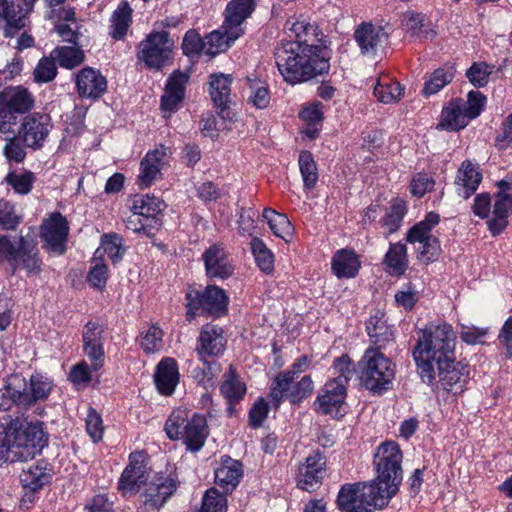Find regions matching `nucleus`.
Returning <instances> with one entry per match:
<instances>
[{"label":"nucleus","instance_id":"obj_58","mask_svg":"<svg viewBox=\"0 0 512 512\" xmlns=\"http://www.w3.org/2000/svg\"><path fill=\"white\" fill-rule=\"evenodd\" d=\"M205 39H202L200 34L190 29L185 33L182 42L183 53L188 57H194L201 54H205Z\"/></svg>","mask_w":512,"mask_h":512},{"label":"nucleus","instance_id":"obj_14","mask_svg":"<svg viewBox=\"0 0 512 512\" xmlns=\"http://www.w3.org/2000/svg\"><path fill=\"white\" fill-rule=\"evenodd\" d=\"M388 38L389 33L385 27L371 22H363L354 32V39L361 53L370 57H374L384 47Z\"/></svg>","mask_w":512,"mask_h":512},{"label":"nucleus","instance_id":"obj_7","mask_svg":"<svg viewBox=\"0 0 512 512\" xmlns=\"http://www.w3.org/2000/svg\"><path fill=\"white\" fill-rule=\"evenodd\" d=\"M358 366L362 383L373 392L388 389L395 377L394 364L378 349H367Z\"/></svg>","mask_w":512,"mask_h":512},{"label":"nucleus","instance_id":"obj_12","mask_svg":"<svg viewBox=\"0 0 512 512\" xmlns=\"http://www.w3.org/2000/svg\"><path fill=\"white\" fill-rule=\"evenodd\" d=\"M169 147L158 145L149 150L140 162L137 184L140 188H148L161 178V171L169 164L171 155Z\"/></svg>","mask_w":512,"mask_h":512},{"label":"nucleus","instance_id":"obj_57","mask_svg":"<svg viewBox=\"0 0 512 512\" xmlns=\"http://www.w3.org/2000/svg\"><path fill=\"white\" fill-rule=\"evenodd\" d=\"M228 503L224 494L215 488L207 490L202 498L199 512H227Z\"/></svg>","mask_w":512,"mask_h":512},{"label":"nucleus","instance_id":"obj_18","mask_svg":"<svg viewBox=\"0 0 512 512\" xmlns=\"http://www.w3.org/2000/svg\"><path fill=\"white\" fill-rule=\"evenodd\" d=\"M498 186L500 191L495 195L493 216L488 221V228L494 236L503 232L508 224L507 218L512 212V185L502 180Z\"/></svg>","mask_w":512,"mask_h":512},{"label":"nucleus","instance_id":"obj_50","mask_svg":"<svg viewBox=\"0 0 512 512\" xmlns=\"http://www.w3.org/2000/svg\"><path fill=\"white\" fill-rule=\"evenodd\" d=\"M406 213V204L401 199H395L386 215L382 218L381 223L387 230V234L397 231Z\"/></svg>","mask_w":512,"mask_h":512},{"label":"nucleus","instance_id":"obj_39","mask_svg":"<svg viewBox=\"0 0 512 512\" xmlns=\"http://www.w3.org/2000/svg\"><path fill=\"white\" fill-rule=\"evenodd\" d=\"M384 264L391 275H403L408 267L406 245L400 242L390 244V247L384 257Z\"/></svg>","mask_w":512,"mask_h":512},{"label":"nucleus","instance_id":"obj_1","mask_svg":"<svg viewBox=\"0 0 512 512\" xmlns=\"http://www.w3.org/2000/svg\"><path fill=\"white\" fill-rule=\"evenodd\" d=\"M275 58L279 72L290 84L308 81L327 73L330 68L325 49L300 41L282 42Z\"/></svg>","mask_w":512,"mask_h":512},{"label":"nucleus","instance_id":"obj_24","mask_svg":"<svg viewBox=\"0 0 512 512\" xmlns=\"http://www.w3.org/2000/svg\"><path fill=\"white\" fill-rule=\"evenodd\" d=\"M103 332V326L94 321H89L83 330L84 353L92 362L94 370H99L103 364Z\"/></svg>","mask_w":512,"mask_h":512},{"label":"nucleus","instance_id":"obj_15","mask_svg":"<svg viewBox=\"0 0 512 512\" xmlns=\"http://www.w3.org/2000/svg\"><path fill=\"white\" fill-rule=\"evenodd\" d=\"M325 465L324 455L320 451H313L299 466L297 486L308 492L315 491L324 478Z\"/></svg>","mask_w":512,"mask_h":512},{"label":"nucleus","instance_id":"obj_6","mask_svg":"<svg viewBox=\"0 0 512 512\" xmlns=\"http://www.w3.org/2000/svg\"><path fill=\"white\" fill-rule=\"evenodd\" d=\"M391 499L381 488L371 483H354L342 486L337 505L342 512H373L385 507Z\"/></svg>","mask_w":512,"mask_h":512},{"label":"nucleus","instance_id":"obj_38","mask_svg":"<svg viewBox=\"0 0 512 512\" xmlns=\"http://www.w3.org/2000/svg\"><path fill=\"white\" fill-rule=\"evenodd\" d=\"M314 390V382L308 375L303 376L295 384L288 385L287 391L283 392L279 398L270 396L275 406H279L284 398L289 399L292 404H299L307 399Z\"/></svg>","mask_w":512,"mask_h":512},{"label":"nucleus","instance_id":"obj_56","mask_svg":"<svg viewBox=\"0 0 512 512\" xmlns=\"http://www.w3.org/2000/svg\"><path fill=\"white\" fill-rule=\"evenodd\" d=\"M6 183L12 187L15 193L20 195H27L31 192L35 176L30 171L23 173L10 172L5 177Z\"/></svg>","mask_w":512,"mask_h":512},{"label":"nucleus","instance_id":"obj_25","mask_svg":"<svg viewBox=\"0 0 512 512\" xmlns=\"http://www.w3.org/2000/svg\"><path fill=\"white\" fill-rule=\"evenodd\" d=\"M188 81L186 74L176 71L168 78L164 94L161 97V109L164 117L169 118L184 98V88Z\"/></svg>","mask_w":512,"mask_h":512},{"label":"nucleus","instance_id":"obj_42","mask_svg":"<svg viewBox=\"0 0 512 512\" xmlns=\"http://www.w3.org/2000/svg\"><path fill=\"white\" fill-rule=\"evenodd\" d=\"M263 218L267 221L269 228L275 236L283 239L285 242L291 240L294 228L286 215L278 213L271 208H265Z\"/></svg>","mask_w":512,"mask_h":512},{"label":"nucleus","instance_id":"obj_35","mask_svg":"<svg viewBox=\"0 0 512 512\" xmlns=\"http://www.w3.org/2000/svg\"><path fill=\"white\" fill-rule=\"evenodd\" d=\"M309 366L310 360L307 356H301L296 359L290 369L279 373L274 378L269 395L279 398L283 392L287 391L288 385L293 383L295 377L307 371Z\"/></svg>","mask_w":512,"mask_h":512},{"label":"nucleus","instance_id":"obj_13","mask_svg":"<svg viewBox=\"0 0 512 512\" xmlns=\"http://www.w3.org/2000/svg\"><path fill=\"white\" fill-rule=\"evenodd\" d=\"M345 398L346 386L337 381H327L314 401V408L319 413L340 417Z\"/></svg>","mask_w":512,"mask_h":512},{"label":"nucleus","instance_id":"obj_33","mask_svg":"<svg viewBox=\"0 0 512 512\" xmlns=\"http://www.w3.org/2000/svg\"><path fill=\"white\" fill-rule=\"evenodd\" d=\"M366 330L371 342L379 348L385 347L394 340V331L387 324L385 314L381 310H376L366 323Z\"/></svg>","mask_w":512,"mask_h":512},{"label":"nucleus","instance_id":"obj_3","mask_svg":"<svg viewBox=\"0 0 512 512\" xmlns=\"http://www.w3.org/2000/svg\"><path fill=\"white\" fill-rule=\"evenodd\" d=\"M13 461H27L34 458L47 443L43 423L16 419L4 427Z\"/></svg>","mask_w":512,"mask_h":512},{"label":"nucleus","instance_id":"obj_16","mask_svg":"<svg viewBox=\"0 0 512 512\" xmlns=\"http://www.w3.org/2000/svg\"><path fill=\"white\" fill-rule=\"evenodd\" d=\"M28 12L11 0H0V30L5 38H14L28 23Z\"/></svg>","mask_w":512,"mask_h":512},{"label":"nucleus","instance_id":"obj_47","mask_svg":"<svg viewBox=\"0 0 512 512\" xmlns=\"http://www.w3.org/2000/svg\"><path fill=\"white\" fill-rule=\"evenodd\" d=\"M454 77L452 66L445 65L436 69L425 82L423 93L430 96L439 92L443 87L449 84Z\"/></svg>","mask_w":512,"mask_h":512},{"label":"nucleus","instance_id":"obj_59","mask_svg":"<svg viewBox=\"0 0 512 512\" xmlns=\"http://www.w3.org/2000/svg\"><path fill=\"white\" fill-rule=\"evenodd\" d=\"M55 61L51 56L50 58L43 57L39 60L33 73L34 80L37 83H48L56 77L57 68Z\"/></svg>","mask_w":512,"mask_h":512},{"label":"nucleus","instance_id":"obj_49","mask_svg":"<svg viewBox=\"0 0 512 512\" xmlns=\"http://www.w3.org/2000/svg\"><path fill=\"white\" fill-rule=\"evenodd\" d=\"M107 254L114 262H119L124 255L123 239L118 234H106L101 238V246L96 250V255Z\"/></svg>","mask_w":512,"mask_h":512},{"label":"nucleus","instance_id":"obj_5","mask_svg":"<svg viewBox=\"0 0 512 512\" xmlns=\"http://www.w3.org/2000/svg\"><path fill=\"white\" fill-rule=\"evenodd\" d=\"M4 261L13 272L23 270L29 277L37 276L42 271L39 250L34 239L28 235L12 239L0 236V262Z\"/></svg>","mask_w":512,"mask_h":512},{"label":"nucleus","instance_id":"obj_26","mask_svg":"<svg viewBox=\"0 0 512 512\" xmlns=\"http://www.w3.org/2000/svg\"><path fill=\"white\" fill-rule=\"evenodd\" d=\"M225 339L220 327L206 325L197 339L195 351L201 361L208 356H218L224 351Z\"/></svg>","mask_w":512,"mask_h":512},{"label":"nucleus","instance_id":"obj_32","mask_svg":"<svg viewBox=\"0 0 512 512\" xmlns=\"http://www.w3.org/2000/svg\"><path fill=\"white\" fill-rule=\"evenodd\" d=\"M175 485L167 477H157L147 484L144 493V503L153 509H159L172 495Z\"/></svg>","mask_w":512,"mask_h":512},{"label":"nucleus","instance_id":"obj_28","mask_svg":"<svg viewBox=\"0 0 512 512\" xmlns=\"http://www.w3.org/2000/svg\"><path fill=\"white\" fill-rule=\"evenodd\" d=\"M482 180V173L479 165L470 160L464 161L459 167L455 179L458 194L467 199L478 188Z\"/></svg>","mask_w":512,"mask_h":512},{"label":"nucleus","instance_id":"obj_41","mask_svg":"<svg viewBox=\"0 0 512 512\" xmlns=\"http://www.w3.org/2000/svg\"><path fill=\"white\" fill-rule=\"evenodd\" d=\"M240 37L230 35L222 23L220 29L212 31L205 37V55L215 56L226 51Z\"/></svg>","mask_w":512,"mask_h":512},{"label":"nucleus","instance_id":"obj_54","mask_svg":"<svg viewBox=\"0 0 512 512\" xmlns=\"http://www.w3.org/2000/svg\"><path fill=\"white\" fill-rule=\"evenodd\" d=\"M298 162L304 186L307 189L313 188L318 180V172L312 155L307 151H302Z\"/></svg>","mask_w":512,"mask_h":512},{"label":"nucleus","instance_id":"obj_29","mask_svg":"<svg viewBox=\"0 0 512 512\" xmlns=\"http://www.w3.org/2000/svg\"><path fill=\"white\" fill-rule=\"evenodd\" d=\"M206 273L211 278L224 279L232 275L234 268L231 265L223 248L211 246L203 255Z\"/></svg>","mask_w":512,"mask_h":512},{"label":"nucleus","instance_id":"obj_61","mask_svg":"<svg viewBox=\"0 0 512 512\" xmlns=\"http://www.w3.org/2000/svg\"><path fill=\"white\" fill-rule=\"evenodd\" d=\"M32 404L48 397L52 389V382L41 375H33L28 383Z\"/></svg>","mask_w":512,"mask_h":512},{"label":"nucleus","instance_id":"obj_53","mask_svg":"<svg viewBox=\"0 0 512 512\" xmlns=\"http://www.w3.org/2000/svg\"><path fill=\"white\" fill-rule=\"evenodd\" d=\"M49 479V475L46 473L45 468L33 465L24 469L20 474V480L24 487L36 491L45 485Z\"/></svg>","mask_w":512,"mask_h":512},{"label":"nucleus","instance_id":"obj_17","mask_svg":"<svg viewBox=\"0 0 512 512\" xmlns=\"http://www.w3.org/2000/svg\"><path fill=\"white\" fill-rule=\"evenodd\" d=\"M13 405L22 407L32 405L28 382L20 374H12L7 377L0 395V410H9Z\"/></svg>","mask_w":512,"mask_h":512},{"label":"nucleus","instance_id":"obj_11","mask_svg":"<svg viewBox=\"0 0 512 512\" xmlns=\"http://www.w3.org/2000/svg\"><path fill=\"white\" fill-rule=\"evenodd\" d=\"M68 234V221L59 212L49 214L40 227L43 247L53 255H62L66 251Z\"/></svg>","mask_w":512,"mask_h":512},{"label":"nucleus","instance_id":"obj_20","mask_svg":"<svg viewBox=\"0 0 512 512\" xmlns=\"http://www.w3.org/2000/svg\"><path fill=\"white\" fill-rule=\"evenodd\" d=\"M255 8V0H231L225 9L224 28L228 33L242 36L244 22L250 17Z\"/></svg>","mask_w":512,"mask_h":512},{"label":"nucleus","instance_id":"obj_46","mask_svg":"<svg viewBox=\"0 0 512 512\" xmlns=\"http://www.w3.org/2000/svg\"><path fill=\"white\" fill-rule=\"evenodd\" d=\"M50 56L55 59L58 64L66 69H73L82 64L85 60V54L78 47L62 46L55 48Z\"/></svg>","mask_w":512,"mask_h":512},{"label":"nucleus","instance_id":"obj_48","mask_svg":"<svg viewBox=\"0 0 512 512\" xmlns=\"http://www.w3.org/2000/svg\"><path fill=\"white\" fill-rule=\"evenodd\" d=\"M222 395L230 404L243 398L246 393V386L236 376L235 371L230 368L225 374V380L220 387Z\"/></svg>","mask_w":512,"mask_h":512},{"label":"nucleus","instance_id":"obj_63","mask_svg":"<svg viewBox=\"0 0 512 512\" xmlns=\"http://www.w3.org/2000/svg\"><path fill=\"white\" fill-rule=\"evenodd\" d=\"M86 431L89 434L93 442H99L102 440L104 427L102 418L99 413L93 408H89L86 416Z\"/></svg>","mask_w":512,"mask_h":512},{"label":"nucleus","instance_id":"obj_10","mask_svg":"<svg viewBox=\"0 0 512 512\" xmlns=\"http://www.w3.org/2000/svg\"><path fill=\"white\" fill-rule=\"evenodd\" d=\"M173 48L168 32L153 30L140 42L138 58L150 68L161 69L170 60Z\"/></svg>","mask_w":512,"mask_h":512},{"label":"nucleus","instance_id":"obj_55","mask_svg":"<svg viewBox=\"0 0 512 512\" xmlns=\"http://www.w3.org/2000/svg\"><path fill=\"white\" fill-rule=\"evenodd\" d=\"M248 84V103L258 109L266 108L270 102V95L267 86L257 79H248Z\"/></svg>","mask_w":512,"mask_h":512},{"label":"nucleus","instance_id":"obj_19","mask_svg":"<svg viewBox=\"0 0 512 512\" xmlns=\"http://www.w3.org/2000/svg\"><path fill=\"white\" fill-rule=\"evenodd\" d=\"M50 127V119L47 115L31 114L24 118L19 130V136L27 147L37 149L43 145Z\"/></svg>","mask_w":512,"mask_h":512},{"label":"nucleus","instance_id":"obj_43","mask_svg":"<svg viewBox=\"0 0 512 512\" xmlns=\"http://www.w3.org/2000/svg\"><path fill=\"white\" fill-rule=\"evenodd\" d=\"M403 91L399 82L388 76H383L378 79L374 88V95L380 102L389 104L399 101L403 96Z\"/></svg>","mask_w":512,"mask_h":512},{"label":"nucleus","instance_id":"obj_34","mask_svg":"<svg viewBox=\"0 0 512 512\" xmlns=\"http://www.w3.org/2000/svg\"><path fill=\"white\" fill-rule=\"evenodd\" d=\"M470 119L464 111V100L456 99L445 106L441 113L438 127L449 131H458L465 128Z\"/></svg>","mask_w":512,"mask_h":512},{"label":"nucleus","instance_id":"obj_31","mask_svg":"<svg viewBox=\"0 0 512 512\" xmlns=\"http://www.w3.org/2000/svg\"><path fill=\"white\" fill-rule=\"evenodd\" d=\"M243 470L239 461L228 456L221 458L215 468V482L226 490H233L242 477Z\"/></svg>","mask_w":512,"mask_h":512},{"label":"nucleus","instance_id":"obj_40","mask_svg":"<svg viewBox=\"0 0 512 512\" xmlns=\"http://www.w3.org/2000/svg\"><path fill=\"white\" fill-rule=\"evenodd\" d=\"M163 203L155 196L136 195L132 200L130 210L135 211L151 225L156 222L157 215L162 210Z\"/></svg>","mask_w":512,"mask_h":512},{"label":"nucleus","instance_id":"obj_37","mask_svg":"<svg viewBox=\"0 0 512 512\" xmlns=\"http://www.w3.org/2000/svg\"><path fill=\"white\" fill-rule=\"evenodd\" d=\"M359 268L358 257L351 250H339L332 258V271L338 278H353L358 273Z\"/></svg>","mask_w":512,"mask_h":512},{"label":"nucleus","instance_id":"obj_23","mask_svg":"<svg viewBox=\"0 0 512 512\" xmlns=\"http://www.w3.org/2000/svg\"><path fill=\"white\" fill-rule=\"evenodd\" d=\"M129 459L130 462L119 480V490L124 495L137 493L141 484L147 480L143 455L141 453H132Z\"/></svg>","mask_w":512,"mask_h":512},{"label":"nucleus","instance_id":"obj_2","mask_svg":"<svg viewBox=\"0 0 512 512\" xmlns=\"http://www.w3.org/2000/svg\"><path fill=\"white\" fill-rule=\"evenodd\" d=\"M413 357L424 382H431L435 364H443L455 355L457 336L446 322L429 323L417 332Z\"/></svg>","mask_w":512,"mask_h":512},{"label":"nucleus","instance_id":"obj_21","mask_svg":"<svg viewBox=\"0 0 512 512\" xmlns=\"http://www.w3.org/2000/svg\"><path fill=\"white\" fill-rule=\"evenodd\" d=\"M433 370L434 377L431 382H426L427 384L431 385L439 382L443 389L448 391L454 387H456V391L463 389L467 376L464 373V367L459 362H456L455 355L446 363L435 364Z\"/></svg>","mask_w":512,"mask_h":512},{"label":"nucleus","instance_id":"obj_44","mask_svg":"<svg viewBox=\"0 0 512 512\" xmlns=\"http://www.w3.org/2000/svg\"><path fill=\"white\" fill-rule=\"evenodd\" d=\"M232 79L230 75L217 73L210 77L209 92L215 105L224 106L230 97V86Z\"/></svg>","mask_w":512,"mask_h":512},{"label":"nucleus","instance_id":"obj_9","mask_svg":"<svg viewBox=\"0 0 512 512\" xmlns=\"http://www.w3.org/2000/svg\"><path fill=\"white\" fill-rule=\"evenodd\" d=\"M186 301V316L189 320H192L198 312L213 317L226 314L229 298L223 289L215 285H209L203 292L189 289L186 293Z\"/></svg>","mask_w":512,"mask_h":512},{"label":"nucleus","instance_id":"obj_8","mask_svg":"<svg viewBox=\"0 0 512 512\" xmlns=\"http://www.w3.org/2000/svg\"><path fill=\"white\" fill-rule=\"evenodd\" d=\"M440 221L439 214L429 212L423 220L412 226L406 236L408 243L414 245L417 259L424 264L435 262L441 253V246L434 229Z\"/></svg>","mask_w":512,"mask_h":512},{"label":"nucleus","instance_id":"obj_51","mask_svg":"<svg viewBox=\"0 0 512 512\" xmlns=\"http://www.w3.org/2000/svg\"><path fill=\"white\" fill-rule=\"evenodd\" d=\"M131 22V9L127 6H120L114 11L111 17L110 35L116 39H122L129 28Z\"/></svg>","mask_w":512,"mask_h":512},{"label":"nucleus","instance_id":"obj_64","mask_svg":"<svg viewBox=\"0 0 512 512\" xmlns=\"http://www.w3.org/2000/svg\"><path fill=\"white\" fill-rule=\"evenodd\" d=\"M486 104L485 96L479 91L468 93L467 101H464V111L470 120L478 117Z\"/></svg>","mask_w":512,"mask_h":512},{"label":"nucleus","instance_id":"obj_27","mask_svg":"<svg viewBox=\"0 0 512 512\" xmlns=\"http://www.w3.org/2000/svg\"><path fill=\"white\" fill-rule=\"evenodd\" d=\"M154 378L160 394L172 395L180 378L177 362L170 357L162 359L156 367Z\"/></svg>","mask_w":512,"mask_h":512},{"label":"nucleus","instance_id":"obj_60","mask_svg":"<svg viewBox=\"0 0 512 512\" xmlns=\"http://www.w3.org/2000/svg\"><path fill=\"white\" fill-rule=\"evenodd\" d=\"M333 370L336 377L330 381L340 382L344 386H346L348 381L353 377L355 373L354 365L347 355H342L341 357L335 359Z\"/></svg>","mask_w":512,"mask_h":512},{"label":"nucleus","instance_id":"obj_30","mask_svg":"<svg viewBox=\"0 0 512 512\" xmlns=\"http://www.w3.org/2000/svg\"><path fill=\"white\" fill-rule=\"evenodd\" d=\"M181 439L191 452L199 451L205 444L209 431L206 419L203 415L192 414Z\"/></svg>","mask_w":512,"mask_h":512},{"label":"nucleus","instance_id":"obj_36","mask_svg":"<svg viewBox=\"0 0 512 512\" xmlns=\"http://www.w3.org/2000/svg\"><path fill=\"white\" fill-rule=\"evenodd\" d=\"M2 99L9 113H26L34 106L33 95L22 86L7 88L2 93Z\"/></svg>","mask_w":512,"mask_h":512},{"label":"nucleus","instance_id":"obj_62","mask_svg":"<svg viewBox=\"0 0 512 512\" xmlns=\"http://www.w3.org/2000/svg\"><path fill=\"white\" fill-rule=\"evenodd\" d=\"M492 69L484 62H477L467 70L466 76L475 87H483L488 83Z\"/></svg>","mask_w":512,"mask_h":512},{"label":"nucleus","instance_id":"obj_22","mask_svg":"<svg viewBox=\"0 0 512 512\" xmlns=\"http://www.w3.org/2000/svg\"><path fill=\"white\" fill-rule=\"evenodd\" d=\"M78 95L86 99H98L107 89V80L101 72L92 67L81 69L75 78Z\"/></svg>","mask_w":512,"mask_h":512},{"label":"nucleus","instance_id":"obj_4","mask_svg":"<svg viewBox=\"0 0 512 512\" xmlns=\"http://www.w3.org/2000/svg\"><path fill=\"white\" fill-rule=\"evenodd\" d=\"M402 452L394 441L381 443L374 454V465L377 477L372 482L392 499L399 491L403 479Z\"/></svg>","mask_w":512,"mask_h":512},{"label":"nucleus","instance_id":"obj_52","mask_svg":"<svg viewBox=\"0 0 512 512\" xmlns=\"http://www.w3.org/2000/svg\"><path fill=\"white\" fill-rule=\"evenodd\" d=\"M251 250L256 264L264 273H271L274 269V255L264 242L258 238L251 241Z\"/></svg>","mask_w":512,"mask_h":512},{"label":"nucleus","instance_id":"obj_45","mask_svg":"<svg viewBox=\"0 0 512 512\" xmlns=\"http://www.w3.org/2000/svg\"><path fill=\"white\" fill-rule=\"evenodd\" d=\"M190 411L185 408H178L172 411L168 417L164 430L166 435L171 440L181 439L185 428L191 419Z\"/></svg>","mask_w":512,"mask_h":512}]
</instances>
